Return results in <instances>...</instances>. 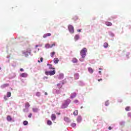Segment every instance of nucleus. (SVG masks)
I'll use <instances>...</instances> for the list:
<instances>
[{
	"mask_svg": "<svg viewBox=\"0 0 131 131\" xmlns=\"http://www.w3.org/2000/svg\"><path fill=\"white\" fill-rule=\"evenodd\" d=\"M70 103H71V100L70 99L64 100L61 106V108L65 109V108H67V107H68V105H69Z\"/></svg>",
	"mask_w": 131,
	"mask_h": 131,
	"instance_id": "f257e3e1",
	"label": "nucleus"
},
{
	"mask_svg": "<svg viewBox=\"0 0 131 131\" xmlns=\"http://www.w3.org/2000/svg\"><path fill=\"white\" fill-rule=\"evenodd\" d=\"M86 53H88V50H86V48H83L80 52L81 57H82V58H85V56H86Z\"/></svg>",
	"mask_w": 131,
	"mask_h": 131,
	"instance_id": "f03ea898",
	"label": "nucleus"
},
{
	"mask_svg": "<svg viewBox=\"0 0 131 131\" xmlns=\"http://www.w3.org/2000/svg\"><path fill=\"white\" fill-rule=\"evenodd\" d=\"M45 74L46 75H54L55 74H56V71L53 70V71H46L45 72Z\"/></svg>",
	"mask_w": 131,
	"mask_h": 131,
	"instance_id": "7ed1b4c3",
	"label": "nucleus"
},
{
	"mask_svg": "<svg viewBox=\"0 0 131 131\" xmlns=\"http://www.w3.org/2000/svg\"><path fill=\"white\" fill-rule=\"evenodd\" d=\"M68 29L70 33H74V28L71 25H69L68 26Z\"/></svg>",
	"mask_w": 131,
	"mask_h": 131,
	"instance_id": "20e7f679",
	"label": "nucleus"
},
{
	"mask_svg": "<svg viewBox=\"0 0 131 131\" xmlns=\"http://www.w3.org/2000/svg\"><path fill=\"white\" fill-rule=\"evenodd\" d=\"M81 120H82V118H81V116H78L77 118V121L78 123H80L81 122Z\"/></svg>",
	"mask_w": 131,
	"mask_h": 131,
	"instance_id": "39448f33",
	"label": "nucleus"
},
{
	"mask_svg": "<svg viewBox=\"0 0 131 131\" xmlns=\"http://www.w3.org/2000/svg\"><path fill=\"white\" fill-rule=\"evenodd\" d=\"M27 76H28V74L26 73H23L22 74H20V77H27Z\"/></svg>",
	"mask_w": 131,
	"mask_h": 131,
	"instance_id": "423d86ee",
	"label": "nucleus"
},
{
	"mask_svg": "<svg viewBox=\"0 0 131 131\" xmlns=\"http://www.w3.org/2000/svg\"><path fill=\"white\" fill-rule=\"evenodd\" d=\"M63 119L66 122H71V120H70V119L67 117H64Z\"/></svg>",
	"mask_w": 131,
	"mask_h": 131,
	"instance_id": "0eeeda50",
	"label": "nucleus"
},
{
	"mask_svg": "<svg viewBox=\"0 0 131 131\" xmlns=\"http://www.w3.org/2000/svg\"><path fill=\"white\" fill-rule=\"evenodd\" d=\"M51 35H52V34L49 33H46V34H45L43 35V38H46V37H48V36H51Z\"/></svg>",
	"mask_w": 131,
	"mask_h": 131,
	"instance_id": "6e6552de",
	"label": "nucleus"
},
{
	"mask_svg": "<svg viewBox=\"0 0 131 131\" xmlns=\"http://www.w3.org/2000/svg\"><path fill=\"white\" fill-rule=\"evenodd\" d=\"M76 97V93H72L70 96L71 99H73L74 98H75Z\"/></svg>",
	"mask_w": 131,
	"mask_h": 131,
	"instance_id": "1a4fd4ad",
	"label": "nucleus"
},
{
	"mask_svg": "<svg viewBox=\"0 0 131 131\" xmlns=\"http://www.w3.org/2000/svg\"><path fill=\"white\" fill-rule=\"evenodd\" d=\"M51 119L52 120H56V115L55 114H52L51 115Z\"/></svg>",
	"mask_w": 131,
	"mask_h": 131,
	"instance_id": "9d476101",
	"label": "nucleus"
},
{
	"mask_svg": "<svg viewBox=\"0 0 131 131\" xmlns=\"http://www.w3.org/2000/svg\"><path fill=\"white\" fill-rule=\"evenodd\" d=\"M25 108H26L27 109H28V108H29L30 107V104H29V102H26L25 104Z\"/></svg>",
	"mask_w": 131,
	"mask_h": 131,
	"instance_id": "9b49d317",
	"label": "nucleus"
},
{
	"mask_svg": "<svg viewBox=\"0 0 131 131\" xmlns=\"http://www.w3.org/2000/svg\"><path fill=\"white\" fill-rule=\"evenodd\" d=\"M6 119H7V120H8L9 122L12 121V117L11 116H9V115L7 116Z\"/></svg>",
	"mask_w": 131,
	"mask_h": 131,
	"instance_id": "f8f14e48",
	"label": "nucleus"
},
{
	"mask_svg": "<svg viewBox=\"0 0 131 131\" xmlns=\"http://www.w3.org/2000/svg\"><path fill=\"white\" fill-rule=\"evenodd\" d=\"M55 64H58L59 63V58H55L53 60Z\"/></svg>",
	"mask_w": 131,
	"mask_h": 131,
	"instance_id": "ddd939ff",
	"label": "nucleus"
},
{
	"mask_svg": "<svg viewBox=\"0 0 131 131\" xmlns=\"http://www.w3.org/2000/svg\"><path fill=\"white\" fill-rule=\"evenodd\" d=\"M105 24L106 26H112V23L111 22L106 21Z\"/></svg>",
	"mask_w": 131,
	"mask_h": 131,
	"instance_id": "4468645a",
	"label": "nucleus"
},
{
	"mask_svg": "<svg viewBox=\"0 0 131 131\" xmlns=\"http://www.w3.org/2000/svg\"><path fill=\"white\" fill-rule=\"evenodd\" d=\"M74 78H75V79H79V74H75L74 75Z\"/></svg>",
	"mask_w": 131,
	"mask_h": 131,
	"instance_id": "2eb2a0df",
	"label": "nucleus"
},
{
	"mask_svg": "<svg viewBox=\"0 0 131 131\" xmlns=\"http://www.w3.org/2000/svg\"><path fill=\"white\" fill-rule=\"evenodd\" d=\"M9 85L10 84L9 83H5L2 85V88L4 89L5 88H7V86H9Z\"/></svg>",
	"mask_w": 131,
	"mask_h": 131,
	"instance_id": "dca6fc26",
	"label": "nucleus"
},
{
	"mask_svg": "<svg viewBox=\"0 0 131 131\" xmlns=\"http://www.w3.org/2000/svg\"><path fill=\"white\" fill-rule=\"evenodd\" d=\"M88 71L89 72H90V73H93L94 72V70H93V69H92V68H88Z\"/></svg>",
	"mask_w": 131,
	"mask_h": 131,
	"instance_id": "f3484780",
	"label": "nucleus"
},
{
	"mask_svg": "<svg viewBox=\"0 0 131 131\" xmlns=\"http://www.w3.org/2000/svg\"><path fill=\"white\" fill-rule=\"evenodd\" d=\"M72 61L73 63H77L78 62L77 59L76 58H73Z\"/></svg>",
	"mask_w": 131,
	"mask_h": 131,
	"instance_id": "a211bd4d",
	"label": "nucleus"
},
{
	"mask_svg": "<svg viewBox=\"0 0 131 131\" xmlns=\"http://www.w3.org/2000/svg\"><path fill=\"white\" fill-rule=\"evenodd\" d=\"M73 114L75 116H77V115H78V110H75L73 112Z\"/></svg>",
	"mask_w": 131,
	"mask_h": 131,
	"instance_id": "6ab92c4d",
	"label": "nucleus"
},
{
	"mask_svg": "<svg viewBox=\"0 0 131 131\" xmlns=\"http://www.w3.org/2000/svg\"><path fill=\"white\" fill-rule=\"evenodd\" d=\"M47 65H48V66H49L50 70H52V69L54 70L55 69L54 68H53V65H52L51 64H48Z\"/></svg>",
	"mask_w": 131,
	"mask_h": 131,
	"instance_id": "aec40b11",
	"label": "nucleus"
},
{
	"mask_svg": "<svg viewBox=\"0 0 131 131\" xmlns=\"http://www.w3.org/2000/svg\"><path fill=\"white\" fill-rule=\"evenodd\" d=\"M75 40H78V39H79V35H76L74 37Z\"/></svg>",
	"mask_w": 131,
	"mask_h": 131,
	"instance_id": "412c9836",
	"label": "nucleus"
},
{
	"mask_svg": "<svg viewBox=\"0 0 131 131\" xmlns=\"http://www.w3.org/2000/svg\"><path fill=\"white\" fill-rule=\"evenodd\" d=\"M52 121H51V120H48V121H47V124H48V125H52Z\"/></svg>",
	"mask_w": 131,
	"mask_h": 131,
	"instance_id": "4be33fe9",
	"label": "nucleus"
},
{
	"mask_svg": "<svg viewBox=\"0 0 131 131\" xmlns=\"http://www.w3.org/2000/svg\"><path fill=\"white\" fill-rule=\"evenodd\" d=\"M46 48L47 49H50V48H52V47L51 46V45H50V44H47L46 46H45Z\"/></svg>",
	"mask_w": 131,
	"mask_h": 131,
	"instance_id": "5701e85b",
	"label": "nucleus"
},
{
	"mask_svg": "<svg viewBox=\"0 0 131 131\" xmlns=\"http://www.w3.org/2000/svg\"><path fill=\"white\" fill-rule=\"evenodd\" d=\"M11 92H7V98H10V97H11Z\"/></svg>",
	"mask_w": 131,
	"mask_h": 131,
	"instance_id": "b1692460",
	"label": "nucleus"
},
{
	"mask_svg": "<svg viewBox=\"0 0 131 131\" xmlns=\"http://www.w3.org/2000/svg\"><path fill=\"white\" fill-rule=\"evenodd\" d=\"M57 86H58V89H61V88H62V84H60V83H58L57 84Z\"/></svg>",
	"mask_w": 131,
	"mask_h": 131,
	"instance_id": "393cba45",
	"label": "nucleus"
},
{
	"mask_svg": "<svg viewBox=\"0 0 131 131\" xmlns=\"http://www.w3.org/2000/svg\"><path fill=\"white\" fill-rule=\"evenodd\" d=\"M103 47L104 48H107L108 47V43L107 42H105L103 45Z\"/></svg>",
	"mask_w": 131,
	"mask_h": 131,
	"instance_id": "a878e982",
	"label": "nucleus"
},
{
	"mask_svg": "<svg viewBox=\"0 0 131 131\" xmlns=\"http://www.w3.org/2000/svg\"><path fill=\"white\" fill-rule=\"evenodd\" d=\"M24 125H27L28 124V122L27 121H24L23 122Z\"/></svg>",
	"mask_w": 131,
	"mask_h": 131,
	"instance_id": "bb28decb",
	"label": "nucleus"
},
{
	"mask_svg": "<svg viewBox=\"0 0 131 131\" xmlns=\"http://www.w3.org/2000/svg\"><path fill=\"white\" fill-rule=\"evenodd\" d=\"M125 110L126 111H129L130 110V107L129 106H127L125 108Z\"/></svg>",
	"mask_w": 131,
	"mask_h": 131,
	"instance_id": "cd10ccee",
	"label": "nucleus"
},
{
	"mask_svg": "<svg viewBox=\"0 0 131 131\" xmlns=\"http://www.w3.org/2000/svg\"><path fill=\"white\" fill-rule=\"evenodd\" d=\"M36 96H37V97H40V92H37L36 93Z\"/></svg>",
	"mask_w": 131,
	"mask_h": 131,
	"instance_id": "c85d7f7f",
	"label": "nucleus"
},
{
	"mask_svg": "<svg viewBox=\"0 0 131 131\" xmlns=\"http://www.w3.org/2000/svg\"><path fill=\"white\" fill-rule=\"evenodd\" d=\"M79 61H80V62H83V61H84V58L81 57V58L79 59Z\"/></svg>",
	"mask_w": 131,
	"mask_h": 131,
	"instance_id": "c756f323",
	"label": "nucleus"
},
{
	"mask_svg": "<svg viewBox=\"0 0 131 131\" xmlns=\"http://www.w3.org/2000/svg\"><path fill=\"white\" fill-rule=\"evenodd\" d=\"M55 55V52H53L51 53V57H54V55Z\"/></svg>",
	"mask_w": 131,
	"mask_h": 131,
	"instance_id": "7c9ffc66",
	"label": "nucleus"
},
{
	"mask_svg": "<svg viewBox=\"0 0 131 131\" xmlns=\"http://www.w3.org/2000/svg\"><path fill=\"white\" fill-rule=\"evenodd\" d=\"M38 110L37 108H33V112H37Z\"/></svg>",
	"mask_w": 131,
	"mask_h": 131,
	"instance_id": "2f4dec72",
	"label": "nucleus"
},
{
	"mask_svg": "<svg viewBox=\"0 0 131 131\" xmlns=\"http://www.w3.org/2000/svg\"><path fill=\"white\" fill-rule=\"evenodd\" d=\"M72 126L74 127V126H76V124L75 123H72Z\"/></svg>",
	"mask_w": 131,
	"mask_h": 131,
	"instance_id": "473e14b6",
	"label": "nucleus"
},
{
	"mask_svg": "<svg viewBox=\"0 0 131 131\" xmlns=\"http://www.w3.org/2000/svg\"><path fill=\"white\" fill-rule=\"evenodd\" d=\"M56 46V42H54L52 45H51V48H53V47H55Z\"/></svg>",
	"mask_w": 131,
	"mask_h": 131,
	"instance_id": "72a5a7b5",
	"label": "nucleus"
},
{
	"mask_svg": "<svg viewBox=\"0 0 131 131\" xmlns=\"http://www.w3.org/2000/svg\"><path fill=\"white\" fill-rule=\"evenodd\" d=\"M105 106H108V105H109V102H108V101L105 102Z\"/></svg>",
	"mask_w": 131,
	"mask_h": 131,
	"instance_id": "f704fd0d",
	"label": "nucleus"
},
{
	"mask_svg": "<svg viewBox=\"0 0 131 131\" xmlns=\"http://www.w3.org/2000/svg\"><path fill=\"white\" fill-rule=\"evenodd\" d=\"M32 116V114L30 113L29 115L28 116L29 118H31V117Z\"/></svg>",
	"mask_w": 131,
	"mask_h": 131,
	"instance_id": "c9c22d12",
	"label": "nucleus"
},
{
	"mask_svg": "<svg viewBox=\"0 0 131 131\" xmlns=\"http://www.w3.org/2000/svg\"><path fill=\"white\" fill-rule=\"evenodd\" d=\"M74 103H75L76 104H77V103H78V100H77V99H76L74 101Z\"/></svg>",
	"mask_w": 131,
	"mask_h": 131,
	"instance_id": "e433bc0d",
	"label": "nucleus"
},
{
	"mask_svg": "<svg viewBox=\"0 0 131 131\" xmlns=\"http://www.w3.org/2000/svg\"><path fill=\"white\" fill-rule=\"evenodd\" d=\"M108 129H109L110 130H111V129H112V127H111V126H109V127H108Z\"/></svg>",
	"mask_w": 131,
	"mask_h": 131,
	"instance_id": "4c0bfd02",
	"label": "nucleus"
},
{
	"mask_svg": "<svg viewBox=\"0 0 131 131\" xmlns=\"http://www.w3.org/2000/svg\"><path fill=\"white\" fill-rule=\"evenodd\" d=\"M43 60V58H42V57H41L40 58V61L42 62Z\"/></svg>",
	"mask_w": 131,
	"mask_h": 131,
	"instance_id": "58836bf2",
	"label": "nucleus"
},
{
	"mask_svg": "<svg viewBox=\"0 0 131 131\" xmlns=\"http://www.w3.org/2000/svg\"><path fill=\"white\" fill-rule=\"evenodd\" d=\"M102 80H103L102 79H98V81H101Z\"/></svg>",
	"mask_w": 131,
	"mask_h": 131,
	"instance_id": "ea45409f",
	"label": "nucleus"
},
{
	"mask_svg": "<svg viewBox=\"0 0 131 131\" xmlns=\"http://www.w3.org/2000/svg\"><path fill=\"white\" fill-rule=\"evenodd\" d=\"M4 99H5V100L6 101H7V100H8V99H7V96H5V97H4Z\"/></svg>",
	"mask_w": 131,
	"mask_h": 131,
	"instance_id": "a19ab883",
	"label": "nucleus"
},
{
	"mask_svg": "<svg viewBox=\"0 0 131 131\" xmlns=\"http://www.w3.org/2000/svg\"><path fill=\"white\" fill-rule=\"evenodd\" d=\"M20 71H21V72H22V71H24V70L23 69H20Z\"/></svg>",
	"mask_w": 131,
	"mask_h": 131,
	"instance_id": "79ce46f5",
	"label": "nucleus"
},
{
	"mask_svg": "<svg viewBox=\"0 0 131 131\" xmlns=\"http://www.w3.org/2000/svg\"><path fill=\"white\" fill-rule=\"evenodd\" d=\"M77 31H78V32H81V30H78Z\"/></svg>",
	"mask_w": 131,
	"mask_h": 131,
	"instance_id": "37998d69",
	"label": "nucleus"
},
{
	"mask_svg": "<svg viewBox=\"0 0 131 131\" xmlns=\"http://www.w3.org/2000/svg\"><path fill=\"white\" fill-rule=\"evenodd\" d=\"M45 95L46 96L48 95V93L45 92Z\"/></svg>",
	"mask_w": 131,
	"mask_h": 131,
	"instance_id": "c03bdc74",
	"label": "nucleus"
},
{
	"mask_svg": "<svg viewBox=\"0 0 131 131\" xmlns=\"http://www.w3.org/2000/svg\"><path fill=\"white\" fill-rule=\"evenodd\" d=\"M99 73H100V74H101L102 73V71H99Z\"/></svg>",
	"mask_w": 131,
	"mask_h": 131,
	"instance_id": "a18cd8bd",
	"label": "nucleus"
},
{
	"mask_svg": "<svg viewBox=\"0 0 131 131\" xmlns=\"http://www.w3.org/2000/svg\"><path fill=\"white\" fill-rule=\"evenodd\" d=\"M45 78H46V79H48V77H45L43 78V79H45Z\"/></svg>",
	"mask_w": 131,
	"mask_h": 131,
	"instance_id": "49530a36",
	"label": "nucleus"
},
{
	"mask_svg": "<svg viewBox=\"0 0 131 131\" xmlns=\"http://www.w3.org/2000/svg\"><path fill=\"white\" fill-rule=\"evenodd\" d=\"M58 115H61V113H58Z\"/></svg>",
	"mask_w": 131,
	"mask_h": 131,
	"instance_id": "de8ad7c7",
	"label": "nucleus"
},
{
	"mask_svg": "<svg viewBox=\"0 0 131 131\" xmlns=\"http://www.w3.org/2000/svg\"><path fill=\"white\" fill-rule=\"evenodd\" d=\"M36 48H37V47H38V45H36Z\"/></svg>",
	"mask_w": 131,
	"mask_h": 131,
	"instance_id": "09e8293b",
	"label": "nucleus"
},
{
	"mask_svg": "<svg viewBox=\"0 0 131 131\" xmlns=\"http://www.w3.org/2000/svg\"><path fill=\"white\" fill-rule=\"evenodd\" d=\"M99 70H102V68H100Z\"/></svg>",
	"mask_w": 131,
	"mask_h": 131,
	"instance_id": "8fccbe9b",
	"label": "nucleus"
},
{
	"mask_svg": "<svg viewBox=\"0 0 131 131\" xmlns=\"http://www.w3.org/2000/svg\"><path fill=\"white\" fill-rule=\"evenodd\" d=\"M38 62L39 63H40V61H39V60H38Z\"/></svg>",
	"mask_w": 131,
	"mask_h": 131,
	"instance_id": "3c124183",
	"label": "nucleus"
},
{
	"mask_svg": "<svg viewBox=\"0 0 131 131\" xmlns=\"http://www.w3.org/2000/svg\"><path fill=\"white\" fill-rule=\"evenodd\" d=\"M2 69V68H1V67H0V70Z\"/></svg>",
	"mask_w": 131,
	"mask_h": 131,
	"instance_id": "603ef678",
	"label": "nucleus"
},
{
	"mask_svg": "<svg viewBox=\"0 0 131 131\" xmlns=\"http://www.w3.org/2000/svg\"><path fill=\"white\" fill-rule=\"evenodd\" d=\"M24 112H25V110H24Z\"/></svg>",
	"mask_w": 131,
	"mask_h": 131,
	"instance_id": "864d4df0",
	"label": "nucleus"
}]
</instances>
